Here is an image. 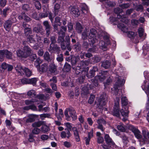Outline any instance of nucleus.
<instances>
[{
  "instance_id": "nucleus-4",
  "label": "nucleus",
  "mask_w": 149,
  "mask_h": 149,
  "mask_svg": "<svg viewBox=\"0 0 149 149\" xmlns=\"http://www.w3.org/2000/svg\"><path fill=\"white\" fill-rule=\"evenodd\" d=\"M104 138L106 143L110 147H111L113 149L117 148V146L115 145V143L108 134H105Z\"/></svg>"
},
{
  "instance_id": "nucleus-22",
  "label": "nucleus",
  "mask_w": 149,
  "mask_h": 149,
  "mask_svg": "<svg viewBox=\"0 0 149 149\" xmlns=\"http://www.w3.org/2000/svg\"><path fill=\"white\" fill-rule=\"evenodd\" d=\"M48 66L47 64L44 63L39 67V71L42 72H46L48 70Z\"/></svg>"
},
{
  "instance_id": "nucleus-39",
  "label": "nucleus",
  "mask_w": 149,
  "mask_h": 149,
  "mask_svg": "<svg viewBox=\"0 0 149 149\" xmlns=\"http://www.w3.org/2000/svg\"><path fill=\"white\" fill-rule=\"evenodd\" d=\"M33 37V35H29L27 38V41L29 42L30 43L34 44L35 43L36 41Z\"/></svg>"
},
{
  "instance_id": "nucleus-44",
  "label": "nucleus",
  "mask_w": 149,
  "mask_h": 149,
  "mask_svg": "<svg viewBox=\"0 0 149 149\" xmlns=\"http://www.w3.org/2000/svg\"><path fill=\"white\" fill-rule=\"evenodd\" d=\"M27 95L30 97H34L36 95V92L34 90H31L27 92Z\"/></svg>"
},
{
  "instance_id": "nucleus-20",
  "label": "nucleus",
  "mask_w": 149,
  "mask_h": 149,
  "mask_svg": "<svg viewBox=\"0 0 149 149\" xmlns=\"http://www.w3.org/2000/svg\"><path fill=\"white\" fill-rule=\"evenodd\" d=\"M121 103L122 108L127 107V105L128 103V100L126 97L123 96L121 97Z\"/></svg>"
},
{
  "instance_id": "nucleus-57",
  "label": "nucleus",
  "mask_w": 149,
  "mask_h": 149,
  "mask_svg": "<svg viewBox=\"0 0 149 149\" xmlns=\"http://www.w3.org/2000/svg\"><path fill=\"white\" fill-rule=\"evenodd\" d=\"M139 23L138 20L136 19H133L131 20V24L133 26H137Z\"/></svg>"
},
{
  "instance_id": "nucleus-47",
  "label": "nucleus",
  "mask_w": 149,
  "mask_h": 149,
  "mask_svg": "<svg viewBox=\"0 0 149 149\" xmlns=\"http://www.w3.org/2000/svg\"><path fill=\"white\" fill-rule=\"evenodd\" d=\"M34 128L32 130V133L34 134H39L41 131L38 128Z\"/></svg>"
},
{
  "instance_id": "nucleus-21",
  "label": "nucleus",
  "mask_w": 149,
  "mask_h": 149,
  "mask_svg": "<svg viewBox=\"0 0 149 149\" xmlns=\"http://www.w3.org/2000/svg\"><path fill=\"white\" fill-rule=\"evenodd\" d=\"M12 25V24L8 20L5 21L4 24V27L6 31H9Z\"/></svg>"
},
{
  "instance_id": "nucleus-35",
  "label": "nucleus",
  "mask_w": 149,
  "mask_h": 149,
  "mask_svg": "<svg viewBox=\"0 0 149 149\" xmlns=\"http://www.w3.org/2000/svg\"><path fill=\"white\" fill-rule=\"evenodd\" d=\"M71 69V67L70 64L66 62L64 65L63 69L65 72H68L70 71Z\"/></svg>"
},
{
  "instance_id": "nucleus-52",
  "label": "nucleus",
  "mask_w": 149,
  "mask_h": 149,
  "mask_svg": "<svg viewBox=\"0 0 149 149\" xmlns=\"http://www.w3.org/2000/svg\"><path fill=\"white\" fill-rule=\"evenodd\" d=\"M22 9L26 11H28L30 10V7L29 5L27 4H25L23 5Z\"/></svg>"
},
{
  "instance_id": "nucleus-25",
  "label": "nucleus",
  "mask_w": 149,
  "mask_h": 149,
  "mask_svg": "<svg viewBox=\"0 0 149 149\" xmlns=\"http://www.w3.org/2000/svg\"><path fill=\"white\" fill-rule=\"evenodd\" d=\"M97 33V32L95 29L93 28L90 29L88 36V38H92L95 37Z\"/></svg>"
},
{
  "instance_id": "nucleus-54",
  "label": "nucleus",
  "mask_w": 149,
  "mask_h": 149,
  "mask_svg": "<svg viewBox=\"0 0 149 149\" xmlns=\"http://www.w3.org/2000/svg\"><path fill=\"white\" fill-rule=\"evenodd\" d=\"M34 5L36 8L38 10H40L41 8V4L39 1L34 2Z\"/></svg>"
},
{
  "instance_id": "nucleus-24",
  "label": "nucleus",
  "mask_w": 149,
  "mask_h": 149,
  "mask_svg": "<svg viewBox=\"0 0 149 149\" xmlns=\"http://www.w3.org/2000/svg\"><path fill=\"white\" fill-rule=\"evenodd\" d=\"M107 101L106 100H102L99 99L98 103L97 104V107L98 108L100 109H102L103 106L106 104Z\"/></svg>"
},
{
  "instance_id": "nucleus-19",
  "label": "nucleus",
  "mask_w": 149,
  "mask_h": 149,
  "mask_svg": "<svg viewBox=\"0 0 149 149\" xmlns=\"http://www.w3.org/2000/svg\"><path fill=\"white\" fill-rule=\"evenodd\" d=\"M117 18L119 19L120 21L122 22L127 24L128 23V20L124 16H123L120 14H118L117 15Z\"/></svg>"
},
{
  "instance_id": "nucleus-43",
  "label": "nucleus",
  "mask_w": 149,
  "mask_h": 149,
  "mask_svg": "<svg viewBox=\"0 0 149 149\" xmlns=\"http://www.w3.org/2000/svg\"><path fill=\"white\" fill-rule=\"evenodd\" d=\"M56 60L58 62L61 63L63 61V55L62 54H58L56 58Z\"/></svg>"
},
{
  "instance_id": "nucleus-60",
  "label": "nucleus",
  "mask_w": 149,
  "mask_h": 149,
  "mask_svg": "<svg viewBox=\"0 0 149 149\" xmlns=\"http://www.w3.org/2000/svg\"><path fill=\"white\" fill-rule=\"evenodd\" d=\"M51 43L50 44H56V37L54 36H52L50 37Z\"/></svg>"
},
{
  "instance_id": "nucleus-1",
  "label": "nucleus",
  "mask_w": 149,
  "mask_h": 149,
  "mask_svg": "<svg viewBox=\"0 0 149 149\" xmlns=\"http://www.w3.org/2000/svg\"><path fill=\"white\" fill-rule=\"evenodd\" d=\"M58 36L57 40V43L60 44L61 49L65 50L67 48L69 51H70L72 48L70 43V38L69 36H66L65 40V32L61 30L58 31Z\"/></svg>"
},
{
  "instance_id": "nucleus-31",
  "label": "nucleus",
  "mask_w": 149,
  "mask_h": 149,
  "mask_svg": "<svg viewBox=\"0 0 149 149\" xmlns=\"http://www.w3.org/2000/svg\"><path fill=\"white\" fill-rule=\"evenodd\" d=\"M110 65L111 63L108 61H106L102 63L101 66L105 69H107L110 67Z\"/></svg>"
},
{
  "instance_id": "nucleus-3",
  "label": "nucleus",
  "mask_w": 149,
  "mask_h": 149,
  "mask_svg": "<svg viewBox=\"0 0 149 149\" xmlns=\"http://www.w3.org/2000/svg\"><path fill=\"white\" fill-rule=\"evenodd\" d=\"M64 114L66 119L67 120H71V117L72 118L73 120H75L77 119L76 113L72 108H67L65 111Z\"/></svg>"
},
{
  "instance_id": "nucleus-7",
  "label": "nucleus",
  "mask_w": 149,
  "mask_h": 149,
  "mask_svg": "<svg viewBox=\"0 0 149 149\" xmlns=\"http://www.w3.org/2000/svg\"><path fill=\"white\" fill-rule=\"evenodd\" d=\"M97 122L98 124L97 128L102 132H104L105 130V128L104 127L103 125H105L106 124V121L104 119H100L97 120Z\"/></svg>"
},
{
  "instance_id": "nucleus-14",
  "label": "nucleus",
  "mask_w": 149,
  "mask_h": 149,
  "mask_svg": "<svg viewBox=\"0 0 149 149\" xmlns=\"http://www.w3.org/2000/svg\"><path fill=\"white\" fill-rule=\"evenodd\" d=\"M147 81L146 80L144 81L141 87L142 89L144 91L147 95L148 97H149V84H147Z\"/></svg>"
},
{
  "instance_id": "nucleus-42",
  "label": "nucleus",
  "mask_w": 149,
  "mask_h": 149,
  "mask_svg": "<svg viewBox=\"0 0 149 149\" xmlns=\"http://www.w3.org/2000/svg\"><path fill=\"white\" fill-rule=\"evenodd\" d=\"M29 118L26 120V123H32L35 121V117L33 115H29Z\"/></svg>"
},
{
  "instance_id": "nucleus-58",
  "label": "nucleus",
  "mask_w": 149,
  "mask_h": 149,
  "mask_svg": "<svg viewBox=\"0 0 149 149\" xmlns=\"http://www.w3.org/2000/svg\"><path fill=\"white\" fill-rule=\"evenodd\" d=\"M85 78V76H81L78 79V81L80 83H83L84 81Z\"/></svg>"
},
{
  "instance_id": "nucleus-63",
  "label": "nucleus",
  "mask_w": 149,
  "mask_h": 149,
  "mask_svg": "<svg viewBox=\"0 0 149 149\" xmlns=\"http://www.w3.org/2000/svg\"><path fill=\"white\" fill-rule=\"evenodd\" d=\"M95 97L94 95H91L88 100V103L90 104L93 103Z\"/></svg>"
},
{
  "instance_id": "nucleus-10",
  "label": "nucleus",
  "mask_w": 149,
  "mask_h": 149,
  "mask_svg": "<svg viewBox=\"0 0 149 149\" xmlns=\"http://www.w3.org/2000/svg\"><path fill=\"white\" fill-rule=\"evenodd\" d=\"M60 50V48L56 44H50L48 51L49 52H55L59 53Z\"/></svg>"
},
{
  "instance_id": "nucleus-34",
  "label": "nucleus",
  "mask_w": 149,
  "mask_h": 149,
  "mask_svg": "<svg viewBox=\"0 0 149 149\" xmlns=\"http://www.w3.org/2000/svg\"><path fill=\"white\" fill-rule=\"evenodd\" d=\"M38 80V78H33L31 79H29V84H31L34 86L36 85L37 81Z\"/></svg>"
},
{
  "instance_id": "nucleus-49",
  "label": "nucleus",
  "mask_w": 149,
  "mask_h": 149,
  "mask_svg": "<svg viewBox=\"0 0 149 149\" xmlns=\"http://www.w3.org/2000/svg\"><path fill=\"white\" fill-rule=\"evenodd\" d=\"M61 18L59 17H56L55 19L54 24H57L59 26H60L61 25V22H60Z\"/></svg>"
},
{
  "instance_id": "nucleus-11",
  "label": "nucleus",
  "mask_w": 149,
  "mask_h": 149,
  "mask_svg": "<svg viewBox=\"0 0 149 149\" xmlns=\"http://www.w3.org/2000/svg\"><path fill=\"white\" fill-rule=\"evenodd\" d=\"M43 24L45 27V30L47 37H49L51 31V26L47 21H45L43 22Z\"/></svg>"
},
{
  "instance_id": "nucleus-40",
  "label": "nucleus",
  "mask_w": 149,
  "mask_h": 149,
  "mask_svg": "<svg viewBox=\"0 0 149 149\" xmlns=\"http://www.w3.org/2000/svg\"><path fill=\"white\" fill-rule=\"evenodd\" d=\"M32 31L30 28L27 27L25 28L24 30V33L26 36H28L32 33Z\"/></svg>"
},
{
  "instance_id": "nucleus-16",
  "label": "nucleus",
  "mask_w": 149,
  "mask_h": 149,
  "mask_svg": "<svg viewBox=\"0 0 149 149\" xmlns=\"http://www.w3.org/2000/svg\"><path fill=\"white\" fill-rule=\"evenodd\" d=\"M65 131H63L61 133V136L62 138L67 137L69 138L71 135L69 130L67 129H65Z\"/></svg>"
},
{
  "instance_id": "nucleus-41",
  "label": "nucleus",
  "mask_w": 149,
  "mask_h": 149,
  "mask_svg": "<svg viewBox=\"0 0 149 149\" xmlns=\"http://www.w3.org/2000/svg\"><path fill=\"white\" fill-rule=\"evenodd\" d=\"M99 45L100 48L102 49H106V44L102 40H101L100 42Z\"/></svg>"
},
{
  "instance_id": "nucleus-5",
  "label": "nucleus",
  "mask_w": 149,
  "mask_h": 149,
  "mask_svg": "<svg viewBox=\"0 0 149 149\" xmlns=\"http://www.w3.org/2000/svg\"><path fill=\"white\" fill-rule=\"evenodd\" d=\"M16 70L19 72L21 73L23 71L25 73L26 76L29 77L31 75L32 72L31 70L29 69L26 68H23L20 65H18L16 67Z\"/></svg>"
},
{
  "instance_id": "nucleus-32",
  "label": "nucleus",
  "mask_w": 149,
  "mask_h": 149,
  "mask_svg": "<svg viewBox=\"0 0 149 149\" xmlns=\"http://www.w3.org/2000/svg\"><path fill=\"white\" fill-rule=\"evenodd\" d=\"M76 29L78 33H80L82 31L83 28L81 24L79 22L77 23L76 25Z\"/></svg>"
},
{
  "instance_id": "nucleus-45",
  "label": "nucleus",
  "mask_w": 149,
  "mask_h": 149,
  "mask_svg": "<svg viewBox=\"0 0 149 149\" xmlns=\"http://www.w3.org/2000/svg\"><path fill=\"white\" fill-rule=\"evenodd\" d=\"M122 31L124 32H126L127 33L128 37L129 38H130V32L128 31V27L125 25L124 27L123 28Z\"/></svg>"
},
{
  "instance_id": "nucleus-6",
  "label": "nucleus",
  "mask_w": 149,
  "mask_h": 149,
  "mask_svg": "<svg viewBox=\"0 0 149 149\" xmlns=\"http://www.w3.org/2000/svg\"><path fill=\"white\" fill-rule=\"evenodd\" d=\"M131 131L134 134L135 137L140 141V139L142 137V135L141 134L140 131L138 129L137 127L131 125Z\"/></svg>"
},
{
  "instance_id": "nucleus-50",
  "label": "nucleus",
  "mask_w": 149,
  "mask_h": 149,
  "mask_svg": "<svg viewBox=\"0 0 149 149\" xmlns=\"http://www.w3.org/2000/svg\"><path fill=\"white\" fill-rule=\"evenodd\" d=\"M82 93H83L85 95H86L88 93V89L86 87H84L82 89Z\"/></svg>"
},
{
  "instance_id": "nucleus-13",
  "label": "nucleus",
  "mask_w": 149,
  "mask_h": 149,
  "mask_svg": "<svg viewBox=\"0 0 149 149\" xmlns=\"http://www.w3.org/2000/svg\"><path fill=\"white\" fill-rule=\"evenodd\" d=\"M98 68L97 66H94L92 69L90 70L89 73L86 74L87 77L88 78H90L93 77L95 75V73L98 71Z\"/></svg>"
},
{
  "instance_id": "nucleus-12",
  "label": "nucleus",
  "mask_w": 149,
  "mask_h": 149,
  "mask_svg": "<svg viewBox=\"0 0 149 149\" xmlns=\"http://www.w3.org/2000/svg\"><path fill=\"white\" fill-rule=\"evenodd\" d=\"M49 71L51 73L54 74H57V66L54 63L53 61H52L51 63L49 65Z\"/></svg>"
},
{
  "instance_id": "nucleus-2",
  "label": "nucleus",
  "mask_w": 149,
  "mask_h": 149,
  "mask_svg": "<svg viewBox=\"0 0 149 149\" xmlns=\"http://www.w3.org/2000/svg\"><path fill=\"white\" fill-rule=\"evenodd\" d=\"M17 56L20 57L26 58L33 53L32 49L29 46H25L22 50L18 49L16 51Z\"/></svg>"
},
{
  "instance_id": "nucleus-17",
  "label": "nucleus",
  "mask_w": 149,
  "mask_h": 149,
  "mask_svg": "<svg viewBox=\"0 0 149 149\" xmlns=\"http://www.w3.org/2000/svg\"><path fill=\"white\" fill-rule=\"evenodd\" d=\"M123 84V83L122 79H118V82L116 83L114 85L113 87L116 92H118V91H119L118 88Z\"/></svg>"
},
{
  "instance_id": "nucleus-59",
  "label": "nucleus",
  "mask_w": 149,
  "mask_h": 149,
  "mask_svg": "<svg viewBox=\"0 0 149 149\" xmlns=\"http://www.w3.org/2000/svg\"><path fill=\"white\" fill-rule=\"evenodd\" d=\"M104 141V139L102 136L97 137V142L99 144L102 143Z\"/></svg>"
},
{
  "instance_id": "nucleus-61",
  "label": "nucleus",
  "mask_w": 149,
  "mask_h": 149,
  "mask_svg": "<svg viewBox=\"0 0 149 149\" xmlns=\"http://www.w3.org/2000/svg\"><path fill=\"white\" fill-rule=\"evenodd\" d=\"M118 130L121 132H124L125 131V129L122 125H118L117 126Z\"/></svg>"
},
{
  "instance_id": "nucleus-27",
  "label": "nucleus",
  "mask_w": 149,
  "mask_h": 149,
  "mask_svg": "<svg viewBox=\"0 0 149 149\" xmlns=\"http://www.w3.org/2000/svg\"><path fill=\"white\" fill-rule=\"evenodd\" d=\"M84 73L85 74H86L87 72L83 70L82 68L79 66L77 67L75 70V73L77 75L81 73Z\"/></svg>"
},
{
  "instance_id": "nucleus-23",
  "label": "nucleus",
  "mask_w": 149,
  "mask_h": 149,
  "mask_svg": "<svg viewBox=\"0 0 149 149\" xmlns=\"http://www.w3.org/2000/svg\"><path fill=\"white\" fill-rule=\"evenodd\" d=\"M45 122L42 121H39L36 122L32 124V126L33 127L38 128L40 127L42 125L45 124Z\"/></svg>"
},
{
  "instance_id": "nucleus-53",
  "label": "nucleus",
  "mask_w": 149,
  "mask_h": 149,
  "mask_svg": "<svg viewBox=\"0 0 149 149\" xmlns=\"http://www.w3.org/2000/svg\"><path fill=\"white\" fill-rule=\"evenodd\" d=\"M31 55L30 56V60L32 61H33L35 59H36L37 56L36 54H31Z\"/></svg>"
},
{
  "instance_id": "nucleus-18",
  "label": "nucleus",
  "mask_w": 149,
  "mask_h": 149,
  "mask_svg": "<svg viewBox=\"0 0 149 149\" xmlns=\"http://www.w3.org/2000/svg\"><path fill=\"white\" fill-rule=\"evenodd\" d=\"M18 19H24V20L26 22H28L30 20V18L27 16L25 13H21L18 17Z\"/></svg>"
},
{
  "instance_id": "nucleus-62",
  "label": "nucleus",
  "mask_w": 149,
  "mask_h": 149,
  "mask_svg": "<svg viewBox=\"0 0 149 149\" xmlns=\"http://www.w3.org/2000/svg\"><path fill=\"white\" fill-rule=\"evenodd\" d=\"M120 98L118 97H116V99L115 101V104L114 106H119V101Z\"/></svg>"
},
{
  "instance_id": "nucleus-28",
  "label": "nucleus",
  "mask_w": 149,
  "mask_h": 149,
  "mask_svg": "<svg viewBox=\"0 0 149 149\" xmlns=\"http://www.w3.org/2000/svg\"><path fill=\"white\" fill-rule=\"evenodd\" d=\"M89 29L86 27L84 29L83 32L82 34V38L83 40H86L87 39V37H88Z\"/></svg>"
},
{
  "instance_id": "nucleus-56",
  "label": "nucleus",
  "mask_w": 149,
  "mask_h": 149,
  "mask_svg": "<svg viewBox=\"0 0 149 149\" xmlns=\"http://www.w3.org/2000/svg\"><path fill=\"white\" fill-rule=\"evenodd\" d=\"M9 21L12 24L13 23H16L17 21V20L16 18L15 17H11L10 18L8 19Z\"/></svg>"
},
{
  "instance_id": "nucleus-48",
  "label": "nucleus",
  "mask_w": 149,
  "mask_h": 149,
  "mask_svg": "<svg viewBox=\"0 0 149 149\" xmlns=\"http://www.w3.org/2000/svg\"><path fill=\"white\" fill-rule=\"evenodd\" d=\"M60 5L58 3L56 4L54 7V13L55 15L58 14L59 9L60 8Z\"/></svg>"
},
{
  "instance_id": "nucleus-26",
  "label": "nucleus",
  "mask_w": 149,
  "mask_h": 149,
  "mask_svg": "<svg viewBox=\"0 0 149 149\" xmlns=\"http://www.w3.org/2000/svg\"><path fill=\"white\" fill-rule=\"evenodd\" d=\"M120 109L119 107L114 106L113 112L112 113V115L114 116L119 117L120 116L119 113Z\"/></svg>"
},
{
  "instance_id": "nucleus-55",
  "label": "nucleus",
  "mask_w": 149,
  "mask_h": 149,
  "mask_svg": "<svg viewBox=\"0 0 149 149\" xmlns=\"http://www.w3.org/2000/svg\"><path fill=\"white\" fill-rule=\"evenodd\" d=\"M89 44L87 42L84 41L83 43L82 46L83 48L87 49L88 48Z\"/></svg>"
},
{
  "instance_id": "nucleus-37",
  "label": "nucleus",
  "mask_w": 149,
  "mask_h": 149,
  "mask_svg": "<svg viewBox=\"0 0 149 149\" xmlns=\"http://www.w3.org/2000/svg\"><path fill=\"white\" fill-rule=\"evenodd\" d=\"M100 1L102 2L105 1L109 7H113L115 5V3L111 2L109 0H100Z\"/></svg>"
},
{
  "instance_id": "nucleus-36",
  "label": "nucleus",
  "mask_w": 149,
  "mask_h": 149,
  "mask_svg": "<svg viewBox=\"0 0 149 149\" xmlns=\"http://www.w3.org/2000/svg\"><path fill=\"white\" fill-rule=\"evenodd\" d=\"M4 54L6 55V57L8 59H11L12 58V53L7 50H5Z\"/></svg>"
},
{
  "instance_id": "nucleus-51",
  "label": "nucleus",
  "mask_w": 149,
  "mask_h": 149,
  "mask_svg": "<svg viewBox=\"0 0 149 149\" xmlns=\"http://www.w3.org/2000/svg\"><path fill=\"white\" fill-rule=\"evenodd\" d=\"M144 30L142 28H139L138 29L139 36L140 37H142L143 34Z\"/></svg>"
},
{
  "instance_id": "nucleus-29",
  "label": "nucleus",
  "mask_w": 149,
  "mask_h": 149,
  "mask_svg": "<svg viewBox=\"0 0 149 149\" xmlns=\"http://www.w3.org/2000/svg\"><path fill=\"white\" fill-rule=\"evenodd\" d=\"M71 57L70 59L72 65L76 64L79 59V57L78 56H76L72 55L71 56Z\"/></svg>"
},
{
  "instance_id": "nucleus-33",
  "label": "nucleus",
  "mask_w": 149,
  "mask_h": 149,
  "mask_svg": "<svg viewBox=\"0 0 149 149\" xmlns=\"http://www.w3.org/2000/svg\"><path fill=\"white\" fill-rule=\"evenodd\" d=\"M44 59L48 62L51 61L52 62V61H53L50 57V55L49 53L48 52H46L45 53L44 55Z\"/></svg>"
},
{
  "instance_id": "nucleus-46",
  "label": "nucleus",
  "mask_w": 149,
  "mask_h": 149,
  "mask_svg": "<svg viewBox=\"0 0 149 149\" xmlns=\"http://www.w3.org/2000/svg\"><path fill=\"white\" fill-rule=\"evenodd\" d=\"M90 39L89 41V45L91 46H93L94 44L97 41V39L95 37L92 38H89Z\"/></svg>"
},
{
  "instance_id": "nucleus-15",
  "label": "nucleus",
  "mask_w": 149,
  "mask_h": 149,
  "mask_svg": "<svg viewBox=\"0 0 149 149\" xmlns=\"http://www.w3.org/2000/svg\"><path fill=\"white\" fill-rule=\"evenodd\" d=\"M43 29L42 25L40 24H37V27H34L33 29V31L34 32H35L37 33H40L41 35H42L43 33Z\"/></svg>"
},
{
  "instance_id": "nucleus-30",
  "label": "nucleus",
  "mask_w": 149,
  "mask_h": 149,
  "mask_svg": "<svg viewBox=\"0 0 149 149\" xmlns=\"http://www.w3.org/2000/svg\"><path fill=\"white\" fill-rule=\"evenodd\" d=\"M121 114L123 116H127L129 113V111L128 110V107L122 108V109L120 110Z\"/></svg>"
},
{
  "instance_id": "nucleus-8",
  "label": "nucleus",
  "mask_w": 149,
  "mask_h": 149,
  "mask_svg": "<svg viewBox=\"0 0 149 149\" xmlns=\"http://www.w3.org/2000/svg\"><path fill=\"white\" fill-rule=\"evenodd\" d=\"M108 72L107 71H101L99 72L98 75H97L96 77L100 81H103L106 79Z\"/></svg>"
},
{
  "instance_id": "nucleus-64",
  "label": "nucleus",
  "mask_w": 149,
  "mask_h": 149,
  "mask_svg": "<svg viewBox=\"0 0 149 149\" xmlns=\"http://www.w3.org/2000/svg\"><path fill=\"white\" fill-rule=\"evenodd\" d=\"M50 85L51 87L52 90L54 91H57V87L55 84L52 83H51Z\"/></svg>"
},
{
  "instance_id": "nucleus-38",
  "label": "nucleus",
  "mask_w": 149,
  "mask_h": 149,
  "mask_svg": "<svg viewBox=\"0 0 149 149\" xmlns=\"http://www.w3.org/2000/svg\"><path fill=\"white\" fill-rule=\"evenodd\" d=\"M41 129L42 131L44 133H46L50 130L49 127L46 125H42Z\"/></svg>"
},
{
  "instance_id": "nucleus-9",
  "label": "nucleus",
  "mask_w": 149,
  "mask_h": 149,
  "mask_svg": "<svg viewBox=\"0 0 149 149\" xmlns=\"http://www.w3.org/2000/svg\"><path fill=\"white\" fill-rule=\"evenodd\" d=\"M69 11L75 17H78L80 14L79 9L74 6H70L69 8Z\"/></svg>"
}]
</instances>
